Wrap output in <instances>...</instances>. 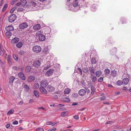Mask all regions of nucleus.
<instances>
[{"label": "nucleus", "mask_w": 131, "mask_h": 131, "mask_svg": "<svg viewBox=\"0 0 131 131\" xmlns=\"http://www.w3.org/2000/svg\"><path fill=\"white\" fill-rule=\"evenodd\" d=\"M43 32L41 30L38 31L36 33V36L38 37L39 40L40 41H43L45 40L46 37L45 35L42 34Z\"/></svg>", "instance_id": "1"}, {"label": "nucleus", "mask_w": 131, "mask_h": 131, "mask_svg": "<svg viewBox=\"0 0 131 131\" xmlns=\"http://www.w3.org/2000/svg\"><path fill=\"white\" fill-rule=\"evenodd\" d=\"M32 50L34 52L38 53L41 51V48L39 46L36 45L33 47Z\"/></svg>", "instance_id": "2"}, {"label": "nucleus", "mask_w": 131, "mask_h": 131, "mask_svg": "<svg viewBox=\"0 0 131 131\" xmlns=\"http://www.w3.org/2000/svg\"><path fill=\"white\" fill-rule=\"evenodd\" d=\"M16 17V15L15 14H13L9 17L8 21L12 23L14 21Z\"/></svg>", "instance_id": "3"}, {"label": "nucleus", "mask_w": 131, "mask_h": 131, "mask_svg": "<svg viewBox=\"0 0 131 131\" xmlns=\"http://www.w3.org/2000/svg\"><path fill=\"white\" fill-rule=\"evenodd\" d=\"M54 72V70L53 69H50L48 70L46 72L45 75L46 76L49 77L52 75Z\"/></svg>", "instance_id": "4"}, {"label": "nucleus", "mask_w": 131, "mask_h": 131, "mask_svg": "<svg viewBox=\"0 0 131 131\" xmlns=\"http://www.w3.org/2000/svg\"><path fill=\"white\" fill-rule=\"evenodd\" d=\"M28 26V24L26 22L23 23L19 25V28L21 29H24L27 28Z\"/></svg>", "instance_id": "5"}, {"label": "nucleus", "mask_w": 131, "mask_h": 131, "mask_svg": "<svg viewBox=\"0 0 131 131\" xmlns=\"http://www.w3.org/2000/svg\"><path fill=\"white\" fill-rule=\"evenodd\" d=\"M41 64L40 61L38 60L34 61L33 63V66L36 68H38Z\"/></svg>", "instance_id": "6"}, {"label": "nucleus", "mask_w": 131, "mask_h": 131, "mask_svg": "<svg viewBox=\"0 0 131 131\" xmlns=\"http://www.w3.org/2000/svg\"><path fill=\"white\" fill-rule=\"evenodd\" d=\"M88 84L89 86H91V94H93L94 93L95 91V89H94V86L93 85H92L91 82H89Z\"/></svg>", "instance_id": "7"}, {"label": "nucleus", "mask_w": 131, "mask_h": 131, "mask_svg": "<svg viewBox=\"0 0 131 131\" xmlns=\"http://www.w3.org/2000/svg\"><path fill=\"white\" fill-rule=\"evenodd\" d=\"M40 28L41 25L39 24H36L33 26V29L34 30H37L40 29Z\"/></svg>", "instance_id": "8"}, {"label": "nucleus", "mask_w": 131, "mask_h": 131, "mask_svg": "<svg viewBox=\"0 0 131 131\" xmlns=\"http://www.w3.org/2000/svg\"><path fill=\"white\" fill-rule=\"evenodd\" d=\"M5 29L8 31H10L14 29V28L13 26L10 25L7 26L5 28Z\"/></svg>", "instance_id": "9"}, {"label": "nucleus", "mask_w": 131, "mask_h": 131, "mask_svg": "<svg viewBox=\"0 0 131 131\" xmlns=\"http://www.w3.org/2000/svg\"><path fill=\"white\" fill-rule=\"evenodd\" d=\"M79 94L80 96H84L86 94V91L83 89H81L79 91Z\"/></svg>", "instance_id": "10"}, {"label": "nucleus", "mask_w": 131, "mask_h": 131, "mask_svg": "<svg viewBox=\"0 0 131 131\" xmlns=\"http://www.w3.org/2000/svg\"><path fill=\"white\" fill-rule=\"evenodd\" d=\"M47 90L49 92H52L54 91V88L52 86L48 85L47 88Z\"/></svg>", "instance_id": "11"}, {"label": "nucleus", "mask_w": 131, "mask_h": 131, "mask_svg": "<svg viewBox=\"0 0 131 131\" xmlns=\"http://www.w3.org/2000/svg\"><path fill=\"white\" fill-rule=\"evenodd\" d=\"M18 76L21 79L23 80H25V77L23 73L20 72L18 73Z\"/></svg>", "instance_id": "12"}, {"label": "nucleus", "mask_w": 131, "mask_h": 131, "mask_svg": "<svg viewBox=\"0 0 131 131\" xmlns=\"http://www.w3.org/2000/svg\"><path fill=\"white\" fill-rule=\"evenodd\" d=\"M39 90L41 93L45 94H46L47 93V92L46 90L44 88L41 87L39 88Z\"/></svg>", "instance_id": "13"}, {"label": "nucleus", "mask_w": 131, "mask_h": 131, "mask_svg": "<svg viewBox=\"0 0 131 131\" xmlns=\"http://www.w3.org/2000/svg\"><path fill=\"white\" fill-rule=\"evenodd\" d=\"M19 40V39L18 38H15L11 40V42L12 43H15L18 42Z\"/></svg>", "instance_id": "14"}, {"label": "nucleus", "mask_w": 131, "mask_h": 131, "mask_svg": "<svg viewBox=\"0 0 131 131\" xmlns=\"http://www.w3.org/2000/svg\"><path fill=\"white\" fill-rule=\"evenodd\" d=\"M61 101L63 102H67L70 101V100L68 97H63L61 99Z\"/></svg>", "instance_id": "15"}, {"label": "nucleus", "mask_w": 131, "mask_h": 131, "mask_svg": "<svg viewBox=\"0 0 131 131\" xmlns=\"http://www.w3.org/2000/svg\"><path fill=\"white\" fill-rule=\"evenodd\" d=\"M50 66V62L49 61H48L46 65L44 67V70H47L49 68Z\"/></svg>", "instance_id": "16"}, {"label": "nucleus", "mask_w": 131, "mask_h": 131, "mask_svg": "<svg viewBox=\"0 0 131 131\" xmlns=\"http://www.w3.org/2000/svg\"><path fill=\"white\" fill-rule=\"evenodd\" d=\"M35 77L33 75H31L29 77L28 80L30 82L33 81L35 79Z\"/></svg>", "instance_id": "17"}, {"label": "nucleus", "mask_w": 131, "mask_h": 131, "mask_svg": "<svg viewBox=\"0 0 131 131\" xmlns=\"http://www.w3.org/2000/svg\"><path fill=\"white\" fill-rule=\"evenodd\" d=\"M68 111H65L62 112L61 113V115L63 117L67 116L68 114Z\"/></svg>", "instance_id": "18"}, {"label": "nucleus", "mask_w": 131, "mask_h": 131, "mask_svg": "<svg viewBox=\"0 0 131 131\" xmlns=\"http://www.w3.org/2000/svg\"><path fill=\"white\" fill-rule=\"evenodd\" d=\"M31 67L30 66H27L25 68V71L27 72H28L30 71Z\"/></svg>", "instance_id": "19"}, {"label": "nucleus", "mask_w": 131, "mask_h": 131, "mask_svg": "<svg viewBox=\"0 0 131 131\" xmlns=\"http://www.w3.org/2000/svg\"><path fill=\"white\" fill-rule=\"evenodd\" d=\"M111 74L113 76L115 77L117 75V72L115 70H113L111 72Z\"/></svg>", "instance_id": "20"}, {"label": "nucleus", "mask_w": 131, "mask_h": 131, "mask_svg": "<svg viewBox=\"0 0 131 131\" xmlns=\"http://www.w3.org/2000/svg\"><path fill=\"white\" fill-rule=\"evenodd\" d=\"M7 61L9 64L11 65L12 64L11 60V56L10 55H8L7 57Z\"/></svg>", "instance_id": "21"}, {"label": "nucleus", "mask_w": 131, "mask_h": 131, "mask_svg": "<svg viewBox=\"0 0 131 131\" xmlns=\"http://www.w3.org/2000/svg\"><path fill=\"white\" fill-rule=\"evenodd\" d=\"M102 72L101 71L98 70L95 73V74L96 75V76L97 77H99L102 74Z\"/></svg>", "instance_id": "22"}, {"label": "nucleus", "mask_w": 131, "mask_h": 131, "mask_svg": "<svg viewBox=\"0 0 131 131\" xmlns=\"http://www.w3.org/2000/svg\"><path fill=\"white\" fill-rule=\"evenodd\" d=\"M5 51L3 48L0 50V56H3L5 53Z\"/></svg>", "instance_id": "23"}, {"label": "nucleus", "mask_w": 131, "mask_h": 131, "mask_svg": "<svg viewBox=\"0 0 131 131\" xmlns=\"http://www.w3.org/2000/svg\"><path fill=\"white\" fill-rule=\"evenodd\" d=\"M48 84L47 82H41L40 84V85L41 87L45 88Z\"/></svg>", "instance_id": "24"}, {"label": "nucleus", "mask_w": 131, "mask_h": 131, "mask_svg": "<svg viewBox=\"0 0 131 131\" xmlns=\"http://www.w3.org/2000/svg\"><path fill=\"white\" fill-rule=\"evenodd\" d=\"M12 34L10 32L8 31L6 32L5 33V35L6 37L8 38H10Z\"/></svg>", "instance_id": "25"}, {"label": "nucleus", "mask_w": 131, "mask_h": 131, "mask_svg": "<svg viewBox=\"0 0 131 131\" xmlns=\"http://www.w3.org/2000/svg\"><path fill=\"white\" fill-rule=\"evenodd\" d=\"M70 92V90L69 88L66 89L64 91V94H69Z\"/></svg>", "instance_id": "26"}, {"label": "nucleus", "mask_w": 131, "mask_h": 131, "mask_svg": "<svg viewBox=\"0 0 131 131\" xmlns=\"http://www.w3.org/2000/svg\"><path fill=\"white\" fill-rule=\"evenodd\" d=\"M16 46L18 48H20L22 46L23 44L21 42H19L16 45Z\"/></svg>", "instance_id": "27"}, {"label": "nucleus", "mask_w": 131, "mask_h": 131, "mask_svg": "<svg viewBox=\"0 0 131 131\" xmlns=\"http://www.w3.org/2000/svg\"><path fill=\"white\" fill-rule=\"evenodd\" d=\"M34 93L35 95L37 97H39V94L38 92L36 90H34Z\"/></svg>", "instance_id": "28"}, {"label": "nucleus", "mask_w": 131, "mask_h": 131, "mask_svg": "<svg viewBox=\"0 0 131 131\" xmlns=\"http://www.w3.org/2000/svg\"><path fill=\"white\" fill-rule=\"evenodd\" d=\"M65 84L63 82L60 83L58 86V87L59 88H63Z\"/></svg>", "instance_id": "29"}, {"label": "nucleus", "mask_w": 131, "mask_h": 131, "mask_svg": "<svg viewBox=\"0 0 131 131\" xmlns=\"http://www.w3.org/2000/svg\"><path fill=\"white\" fill-rule=\"evenodd\" d=\"M105 72L106 75H108L110 73V71L109 69H106L105 70Z\"/></svg>", "instance_id": "30"}, {"label": "nucleus", "mask_w": 131, "mask_h": 131, "mask_svg": "<svg viewBox=\"0 0 131 131\" xmlns=\"http://www.w3.org/2000/svg\"><path fill=\"white\" fill-rule=\"evenodd\" d=\"M8 6V5L7 4H5L4 5V6H3L2 9V11L3 12H4L6 10Z\"/></svg>", "instance_id": "31"}, {"label": "nucleus", "mask_w": 131, "mask_h": 131, "mask_svg": "<svg viewBox=\"0 0 131 131\" xmlns=\"http://www.w3.org/2000/svg\"><path fill=\"white\" fill-rule=\"evenodd\" d=\"M78 3L77 1H75L73 2V5L75 7H77L78 6Z\"/></svg>", "instance_id": "32"}, {"label": "nucleus", "mask_w": 131, "mask_h": 131, "mask_svg": "<svg viewBox=\"0 0 131 131\" xmlns=\"http://www.w3.org/2000/svg\"><path fill=\"white\" fill-rule=\"evenodd\" d=\"M43 52L45 53H47L48 52V49L47 47H46L43 49Z\"/></svg>", "instance_id": "33"}, {"label": "nucleus", "mask_w": 131, "mask_h": 131, "mask_svg": "<svg viewBox=\"0 0 131 131\" xmlns=\"http://www.w3.org/2000/svg\"><path fill=\"white\" fill-rule=\"evenodd\" d=\"M24 88L25 89V91L26 92H28L29 89V86L27 85H25L24 86Z\"/></svg>", "instance_id": "34"}, {"label": "nucleus", "mask_w": 131, "mask_h": 131, "mask_svg": "<svg viewBox=\"0 0 131 131\" xmlns=\"http://www.w3.org/2000/svg\"><path fill=\"white\" fill-rule=\"evenodd\" d=\"M78 96V94L74 93H73L72 95V97L75 98H77Z\"/></svg>", "instance_id": "35"}, {"label": "nucleus", "mask_w": 131, "mask_h": 131, "mask_svg": "<svg viewBox=\"0 0 131 131\" xmlns=\"http://www.w3.org/2000/svg\"><path fill=\"white\" fill-rule=\"evenodd\" d=\"M39 87V84L38 83H36L34 86V89H36L38 88Z\"/></svg>", "instance_id": "36"}, {"label": "nucleus", "mask_w": 131, "mask_h": 131, "mask_svg": "<svg viewBox=\"0 0 131 131\" xmlns=\"http://www.w3.org/2000/svg\"><path fill=\"white\" fill-rule=\"evenodd\" d=\"M13 57L14 59L15 60L17 61L18 60V57L16 54H14L13 55Z\"/></svg>", "instance_id": "37"}, {"label": "nucleus", "mask_w": 131, "mask_h": 131, "mask_svg": "<svg viewBox=\"0 0 131 131\" xmlns=\"http://www.w3.org/2000/svg\"><path fill=\"white\" fill-rule=\"evenodd\" d=\"M14 110H11L9 111L7 113V115H9L13 114L14 112Z\"/></svg>", "instance_id": "38"}, {"label": "nucleus", "mask_w": 131, "mask_h": 131, "mask_svg": "<svg viewBox=\"0 0 131 131\" xmlns=\"http://www.w3.org/2000/svg\"><path fill=\"white\" fill-rule=\"evenodd\" d=\"M91 62L92 64H95L96 63V61L94 58H92L91 60Z\"/></svg>", "instance_id": "39"}, {"label": "nucleus", "mask_w": 131, "mask_h": 131, "mask_svg": "<svg viewBox=\"0 0 131 131\" xmlns=\"http://www.w3.org/2000/svg\"><path fill=\"white\" fill-rule=\"evenodd\" d=\"M83 70V72H87L89 71L87 67L84 68Z\"/></svg>", "instance_id": "40"}, {"label": "nucleus", "mask_w": 131, "mask_h": 131, "mask_svg": "<svg viewBox=\"0 0 131 131\" xmlns=\"http://www.w3.org/2000/svg\"><path fill=\"white\" fill-rule=\"evenodd\" d=\"M15 79V78L14 77H11L9 79V82H13L14 80Z\"/></svg>", "instance_id": "41"}, {"label": "nucleus", "mask_w": 131, "mask_h": 131, "mask_svg": "<svg viewBox=\"0 0 131 131\" xmlns=\"http://www.w3.org/2000/svg\"><path fill=\"white\" fill-rule=\"evenodd\" d=\"M94 70L93 67L91 68L90 69V71L91 73H94Z\"/></svg>", "instance_id": "42"}, {"label": "nucleus", "mask_w": 131, "mask_h": 131, "mask_svg": "<svg viewBox=\"0 0 131 131\" xmlns=\"http://www.w3.org/2000/svg\"><path fill=\"white\" fill-rule=\"evenodd\" d=\"M77 70L79 72L78 73H80V74L81 75L82 74V72L81 69L79 68H77Z\"/></svg>", "instance_id": "43"}, {"label": "nucleus", "mask_w": 131, "mask_h": 131, "mask_svg": "<svg viewBox=\"0 0 131 131\" xmlns=\"http://www.w3.org/2000/svg\"><path fill=\"white\" fill-rule=\"evenodd\" d=\"M30 4L31 5L34 7H35L36 5V3L34 2H31L30 3Z\"/></svg>", "instance_id": "44"}, {"label": "nucleus", "mask_w": 131, "mask_h": 131, "mask_svg": "<svg viewBox=\"0 0 131 131\" xmlns=\"http://www.w3.org/2000/svg\"><path fill=\"white\" fill-rule=\"evenodd\" d=\"M123 81L124 82L125 81H126L127 82V81L129 82V80L128 79V78H124L123 79Z\"/></svg>", "instance_id": "45"}, {"label": "nucleus", "mask_w": 131, "mask_h": 131, "mask_svg": "<svg viewBox=\"0 0 131 131\" xmlns=\"http://www.w3.org/2000/svg\"><path fill=\"white\" fill-rule=\"evenodd\" d=\"M23 103V101H20L19 103H18L17 104L18 105H22Z\"/></svg>", "instance_id": "46"}, {"label": "nucleus", "mask_w": 131, "mask_h": 131, "mask_svg": "<svg viewBox=\"0 0 131 131\" xmlns=\"http://www.w3.org/2000/svg\"><path fill=\"white\" fill-rule=\"evenodd\" d=\"M12 123L14 125H17L18 123V122L17 121H15L13 122Z\"/></svg>", "instance_id": "47"}, {"label": "nucleus", "mask_w": 131, "mask_h": 131, "mask_svg": "<svg viewBox=\"0 0 131 131\" xmlns=\"http://www.w3.org/2000/svg\"><path fill=\"white\" fill-rule=\"evenodd\" d=\"M64 105L62 104H59L58 105H57V107H61L63 106H64Z\"/></svg>", "instance_id": "48"}, {"label": "nucleus", "mask_w": 131, "mask_h": 131, "mask_svg": "<svg viewBox=\"0 0 131 131\" xmlns=\"http://www.w3.org/2000/svg\"><path fill=\"white\" fill-rule=\"evenodd\" d=\"M103 80V78L102 77H100L98 80L99 82H102Z\"/></svg>", "instance_id": "49"}, {"label": "nucleus", "mask_w": 131, "mask_h": 131, "mask_svg": "<svg viewBox=\"0 0 131 131\" xmlns=\"http://www.w3.org/2000/svg\"><path fill=\"white\" fill-rule=\"evenodd\" d=\"M123 82H116V84L118 85H120L123 84Z\"/></svg>", "instance_id": "50"}, {"label": "nucleus", "mask_w": 131, "mask_h": 131, "mask_svg": "<svg viewBox=\"0 0 131 131\" xmlns=\"http://www.w3.org/2000/svg\"><path fill=\"white\" fill-rule=\"evenodd\" d=\"M96 78L95 77H94L92 78V81L93 82H95Z\"/></svg>", "instance_id": "51"}, {"label": "nucleus", "mask_w": 131, "mask_h": 131, "mask_svg": "<svg viewBox=\"0 0 131 131\" xmlns=\"http://www.w3.org/2000/svg\"><path fill=\"white\" fill-rule=\"evenodd\" d=\"M38 109H42L45 111H46V110H45V108L42 106L38 107Z\"/></svg>", "instance_id": "52"}, {"label": "nucleus", "mask_w": 131, "mask_h": 131, "mask_svg": "<svg viewBox=\"0 0 131 131\" xmlns=\"http://www.w3.org/2000/svg\"><path fill=\"white\" fill-rule=\"evenodd\" d=\"M56 130V128L53 129H48L47 131H55Z\"/></svg>", "instance_id": "53"}, {"label": "nucleus", "mask_w": 131, "mask_h": 131, "mask_svg": "<svg viewBox=\"0 0 131 131\" xmlns=\"http://www.w3.org/2000/svg\"><path fill=\"white\" fill-rule=\"evenodd\" d=\"M106 99V97L104 96H103L100 98V100L101 101L103 100Z\"/></svg>", "instance_id": "54"}, {"label": "nucleus", "mask_w": 131, "mask_h": 131, "mask_svg": "<svg viewBox=\"0 0 131 131\" xmlns=\"http://www.w3.org/2000/svg\"><path fill=\"white\" fill-rule=\"evenodd\" d=\"M47 125H52V123L51 121H49L47 122Z\"/></svg>", "instance_id": "55"}, {"label": "nucleus", "mask_w": 131, "mask_h": 131, "mask_svg": "<svg viewBox=\"0 0 131 131\" xmlns=\"http://www.w3.org/2000/svg\"><path fill=\"white\" fill-rule=\"evenodd\" d=\"M74 118L76 119H78L79 118V117L78 115H76L73 116Z\"/></svg>", "instance_id": "56"}, {"label": "nucleus", "mask_w": 131, "mask_h": 131, "mask_svg": "<svg viewBox=\"0 0 131 131\" xmlns=\"http://www.w3.org/2000/svg\"><path fill=\"white\" fill-rule=\"evenodd\" d=\"M16 2H15L14 0H13L11 2V4L12 5H13L14 3H15Z\"/></svg>", "instance_id": "57"}, {"label": "nucleus", "mask_w": 131, "mask_h": 131, "mask_svg": "<svg viewBox=\"0 0 131 131\" xmlns=\"http://www.w3.org/2000/svg\"><path fill=\"white\" fill-rule=\"evenodd\" d=\"M21 4V3L19 2L16 4V5L17 6H18Z\"/></svg>", "instance_id": "58"}, {"label": "nucleus", "mask_w": 131, "mask_h": 131, "mask_svg": "<svg viewBox=\"0 0 131 131\" xmlns=\"http://www.w3.org/2000/svg\"><path fill=\"white\" fill-rule=\"evenodd\" d=\"M10 126V124H7L6 125L5 127H6L8 128H9Z\"/></svg>", "instance_id": "59"}, {"label": "nucleus", "mask_w": 131, "mask_h": 131, "mask_svg": "<svg viewBox=\"0 0 131 131\" xmlns=\"http://www.w3.org/2000/svg\"><path fill=\"white\" fill-rule=\"evenodd\" d=\"M78 104V103H74L72 104V106H75L77 105Z\"/></svg>", "instance_id": "60"}, {"label": "nucleus", "mask_w": 131, "mask_h": 131, "mask_svg": "<svg viewBox=\"0 0 131 131\" xmlns=\"http://www.w3.org/2000/svg\"><path fill=\"white\" fill-rule=\"evenodd\" d=\"M17 8V7L16 6H15L14 7H13L12 8V10H13V11H14L15 9H16Z\"/></svg>", "instance_id": "61"}, {"label": "nucleus", "mask_w": 131, "mask_h": 131, "mask_svg": "<svg viewBox=\"0 0 131 131\" xmlns=\"http://www.w3.org/2000/svg\"><path fill=\"white\" fill-rule=\"evenodd\" d=\"M19 53L20 55H22L24 54V52H23V51H20L19 52Z\"/></svg>", "instance_id": "62"}, {"label": "nucleus", "mask_w": 131, "mask_h": 131, "mask_svg": "<svg viewBox=\"0 0 131 131\" xmlns=\"http://www.w3.org/2000/svg\"><path fill=\"white\" fill-rule=\"evenodd\" d=\"M38 131H44V130L43 128H40L39 129Z\"/></svg>", "instance_id": "63"}, {"label": "nucleus", "mask_w": 131, "mask_h": 131, "mask_svg": "<svg viewBox=\"0 0 131 131\" xmlns=\"http://www.w3.org/2000/svg\"><path fill=\"white\" fill-rule=\"evenodd\" d=\"M3 63L2 61L0 59V65H2Z\"/></svg>", "instance_id": "64"}]
</instances>
